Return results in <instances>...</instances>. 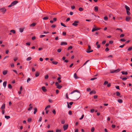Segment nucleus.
Instances as JSON below:
<instances>
[{
    "label": "nucleus",
    "mask_w": 132,
    "mask_h": 132,
    "mask_svg": "<svg viewBox=\"0 0 132 132\" xmlns=\"http://www.w3.org/2000/svg\"><path fill=\"white\" fill-rule=\"evenodd\" d=\"M42 89L44 92H45L47 91V89L45 88V87L44 86H43L42 87Z\"/></svg>",
    "instance_id": "4468645a"
},
{
    "label": "nucleus",
    "mask_w": 132,
    "mask_h": 132,
    "mask_svg": "<svg viewBox=\"0 0 132 132\" xmlns=\"http://www.w3.org/2000/svg\"><path fill=\"white\" fill-rule=\"evenodd\" d=\"M37 109L36 108H35L34 109V114H35L36 112H37Z\"/></svg>",
    "instance_id": "393cba45"
},
{
    "label": "nucleus",
    "mask_w": 132,
    "mask_h": 132,
    "mask_svg": "<svg viewBox=\"0 0 132 132\" xmlns=\"http://www.w3.org/2000/svg\"><path fill=\"white\" fill-rule=\"evenodd\" d=\"M120 70L119 69H118L117 70H111L110 72L111 73H116L119 72Z\"/></svg>",
    "instance_id": "20e7f679"
},
{
    "label": "nucleus",
    "mask_w": 132,
    "mask_h": 132,
    "mask_svg": "<svg viewBox=\"0 0 132 132\" xmlns=\"http://www.w3.org/2000/svg\"><path fill=\"white\" fill-rule=\"evenodd\" d=\"M77 92L78 93V94L76 96H75V97L77 98V100H78L80 96V93L79 91L78 90L76 89L74 90L71 92V94H72L75 92Z\"/></svg>",
    "instance_id": "f257e3e1"
},
{
    "label": "nucleus",
    "mask_w": 132,
    "mask_h": 132,
    "mask_svg": "<svg viewBox=\"0 0 132 132\" xmlns=\"http://www.w3.org/2000/svg\"><path fill=\"white\" fill-rule=\"evenodd\" d=\"M132 49V46L130 47L128 49V51H130Z\"/></svg>",
    "instance_id": "7c9ffc66"
},
{
    "label": "nucleus",
    "mask_w": 132,
    "mask_h": 132,
    "mask_svg": "<svg viewBox=\"0 0 132 132\" xmlns=\"http://www.w3.org/2000/svg\"><path fill=\"white\" fill-rule=\"evenodd\" d=\"M108 19V18L107 16H105L104 17V19L105 20H107Z\"/></svg>",
    "instance_id": "864d4df0"
},
{
    "label": "nucleus",
    "mask_w": 132,
    "mask_h": 132,
    "mask_svg": "<svg viewBox=\"0 0 132 132\" xmlns=\"http://www.w3.org/2000/svg\"><path fill=\"white\" fill-rule=\"evenodd\" d=\"M96 92L95 90H93L90 92L89 93L90 94H95L96 93Z\"/></svg>",
    "instance_id": "ddd939ff"
},
{
    "label": "nucleus",
    "mask_w": 132,
    "mask_h": 132,
    "mask_svg": "<svg viewBox=\"0 0 132 132\" xmlns=\"http://www.w3.org/2000/svg\"><path fill=\"white\" fill-rule=\"evenodd\" d=\"M69 114L70 115H71L72 114V111L70 110L69 111Z\"/></svg>",
    "instance_id": "8fccbe9b"
},
{
    "label": "nucleus",
    "mask_w": 132,
    "mask_h": 132,
    "mask_svg": "<svg viewBox=\"0 0 132 132\" xmlns=\"http://www.w3.org/2000/svg\"><path fill=\"white\" fill-rule=\"evenodd\" d=\"M127 79V78L126 77H124V78H122V79L123 80H126Z\"/></svg>",
    "instance_id": "c03bdc74"
},
{
    "label": "nucleus",
    "mask_w": 132,
    "mask_h": 132,
    "mask_svg": "<svg viewBox=\"0 0 132 132\" xmlns=\"http://www.w3.org/2000/svg\"><path fill=\"white\" fill-rule=\"evenodd\" d=\"M0 11L4 14L6 11V9L5 8H2L0 9Z\"/></svg>",
    "instance_id": "423d86ee"
},
{
    "label": "nucleus",
    "mask_w": 132,
    "mask_h": 132,
    "mask_svg": "<svg viewBox=\"0 0 132 132\" xmlns=\"http://www.w3.org/2000/svg\"><path fill=\"white\" fill-rule=\"evenodd\" d=\"M61 130L59 129H57L56 130V132H61Z\"/></svg>",
    "instance_id": "774afa93"
},
{
    "label": "nucleus",
    "mask_w": 132,
    "mask_h": 132,
    "mask_svg": "<svg viewBox=\"0 0 132 132\" xmlns=\"http://www.w3.org/2000/svg\"><path fill=\"white\" fill-rule=\"evenodd\" d=\"M32 106H30V107L28 108V110L29 111H30L32 109Z\"/></svg>",
    "instance_id": "72a5a7b5"
},
{
    "label": "nucleus",
    "mask_w": 132,
    "mask_h": 132,
    "mask_svg": "<svg viewBox=\"0 0 132 132\" xmlns=\"http://www.w3.org/2000/svg\"><path fill=\"white\" fill-rule=\"evenodd\" d=\"M18 3V1H15L13 2L11 4L8 6L9 7H11L12 6L15 5Z\"/></svg>",
    "instance_id": "f03ea898"
},
{
    "label": "nucleus",
    "mask_w": 132,
    "mask_h": 132,
    "mask_svg": "<svg viewBox=\"0 0 132 132\" xmlns=\"http://www.w3.org/2000/svg\"><path fill=\"white\" fill-rule=\"evenodd\" d=\"M120 40L122 42H125L126 41V40L123 39H121Z\"/></svg>",
    "instance_id": "5fc2aeb1"
},
{
    "label": "nucleus",
    "mask_w": 132,
    "mask_h": 132,
    "mask_svg": "<svg viewBox=\"0 0 132 132\" xmlns=\"http://www.w3.org/2000/svg\"><path fill=\"white\" fill-rule=\"evenodd\" d=\"M125 45L124 44V45H120L119 46V47H120L122 48H123L124 46Z\"/></svg>",
    "instance_id": "bf43d9fd"
},
{
    "label": "nucleus",
    "mask_w": 132,
    "mask_h": 132,
    "mask_svg": "<svg viewBox=\"0 0 132 132\" xmlns=\"http://www.w3.org/2000/svg\"><path fill=\"white\" fill-rule=\"evenodd\" d=\"M124 36V34H121L120 36V37H123Z\"/></svg>",
    "instance_id": "3c124183"
},
{
    "label": "nucleus",
    "mask_w": 132,
    "mask_h": 132,
    "mask_svg": "<svg viewBox=\"0 0 132 132\" xmlns=\"http://www.w3.org/2000/svg\"><path fill=\"white\" fill-rule=\"evenodd\" d=\"M48 75H47L45 76V79H47L48 78Z\"/></svg>",
    "instance_id": "680f3d73"
},
{
    "label": "nucleus",
    "mask_w": 132,
    "mask_h": 132,
    "mask_svg": "<svg viewBox=\"0 0 132 132\" xmlns=\"http://www.w3.org/2000/svg\"><path fill=\"white\" fill-rule=\"evenodd\" d=\"M39 75V73L38 72H36L35 74V76L36 77H38Z\"/></svg>",
    "instance_id": "a878e982"
},
{
    "label": "nucleus",
    "mask_w": 132,
    "mask_h": 132,
    "mask_svg": "<svg viewBox=\"0 0 132 132\" xmlns=\"http://www.w3.org/2000/svg\"><path fill=\"white\" fill-rule=\"evenodd\" d=\"M121 73L123 75H127L128 74V73L127 72H124V71H122L121 72Z\"/></svg>",
    "instance_id": "412c9836"
},
{
    "label": "nucleus",
    "mask_w": 132,
    "mask_h": 132,
    "mask_svg": "<svg viewBox=\"0 0 132 132\" xmlns=\"http://www.w3.org/2000/svg\"><path fill=\"white\" fill-rule=\"evenodd\" d=\"M7 82L6 81H5L3 83V86L4 87H5L6 85Z\"/></svg>",
    "instance_id": "a211bd4d"
},
{
    "label": "nucleus",
    "mask_w": 132,
    "mask_h": 132,
    "mask_svg": "<svg viewBox=\"0 0 132 132\" xmlns=\"http://www.w3.org/2000/svg\"><path fill=\"white\" fill-rule=\"evenodd\" d=\"M31 59V57H29L26 59V60L27 61H29Z\"/></svg>",
    "instance_id": "bb28decb"
},
{
    "label": "nucleus",
    "mask_w": 132,
    "mask_h": 132,
    "mask_svg": "<svg viewBox=\"0 0 132 132\" xmlns=\"http://www.w3.org/2000/svg\"><path fill=\"white\" fill-rule=\"evenodd\" d=\"M61 25L62 26H63V27H66L67 26L64 24L63 23H61Z\"/></svg>",
    "instance_id": "4c0bfd02"
},
{
    "label": "nucleus",
    "mask_w": 132,
    "mask_h": 132,
    "mask_svg": "<svg viewBox=\"0 0 132 132\" xmlns=\"http://www.w3.org/2000/svg\"><path fill=\"white\" fill-rule=\"evenodd\" d=\"M96 30H97V29H96V28H93V29L92 30V32H93L94 31H96Z\"/></svg>",
    "instance_id": "e433bc0d"
},
{
    "label": "nucleus",
    "mask_w": 132,
    "mask_h": 132,
    "mask_svg": "<svg viewBox=\"0 0 132 132\" xmlns=\"http://www.w3.org/2000/svg\"><path fill=\"white\" fill-rule=\"evenodd\" d=\"M88 47L87 50L86 51V52L87 53H90V52H93V50H91L90 51H89L90 50L91 48L90 46L89 45H88Z\"/></svg>",
    "instance_id": "7ed1b4c3"
},
{
    "label": "nucleus",
    "mask_w": 132,
    "mask_h": 132,
    "mask_svg": "<svg viewBox=\"0 0 132 132\" xmlns=\"http://www.w3.org/2000/svg\"><path fill=\"white\" fill-rule=\"evenodd\" d=\"M72 48V46H70L68 48V50H69L71 49Z\"/></svg>",
    "instance_id": "58836bf2"
},
{
    "label": "nucleus",
    "mask_w": 132,
    "mask_h": 132,
    "mask_svg": "<svg viewBox=\"0 0 132 132\" xmlns=\"http://www.w3.org/2000/svg\"><path fill=\"white\" fill-rule=\"evenodd\" d=\"M52 63L56 65L58 64V62L56 61H53L52 62Z\"/></svg>",
    "instance_id": "4be33fe9"
},
{
    "label": "nucleus",
    "mask_w": 132,
    "mask_h": 132,
    "mask_svg": "<svg viewBox=\"0 0 132 132\" xmlns=\"http://www.w3.org/2000/svg\"><path fill=\"white\" fill-rule=\"evenodd\" d=\"M7 70H4L3 72V74L4 75H6L7 73Z\"/></svg>",
    "instance_id": "6ab92c4d"
},
{
    "label": "nucleus",
    "mask_w": 132,
    "mask_h": 132,
    "mask_svg": "<svg viewBox=\"0 0 132 132\" xmlns=\"http://www.w3.org/2000/svg\"><path fill=\"white\" fill-rule=\"evenodd\" d=\"M79 23L78 21H75L72 24V25L75 26H76L78 25V23Z\"/></svg>",
    "instance_id": "0eeeda50"
},
{
    "label": "nucleus",
    "mask_w": 132,
    "mask_h": 132,
    "mask_svg": "<svg viewBox=\"0 0 132 132\" xmlns=\"http://www.w3.org/2000/svg\"><path fill=\"white\" fill-rule=\"evenodd\" d=\"M5 108V104H3L1 106V109L2 110H4Z\"/></svg>",
    "instance_id": "9b49d317"
},
{
    "label": "nucleus",
    "mask_w": 132,
    "mask_h": 132,
    "mask_svg": "<svg viewBox=\"0 0 132 132\" xmlns=\"http://www.w3.org/2000/svg\"><path fill=\"white\" fill-rule=\"evenodd\" d=\"M109 48H108V47H107L105 50V51H106V52H107V51H109Z\"/></svg>",
    "instance_id": "052dcab7"
},
{
    "label": "nucleus",
    "mask_w": 132,
    "mask_h": 132,
    "mask_svg": "<svg viewBox=\"0 0 132 132\" xmlns=\"http://www.w3.org/2000/svg\"><path fill=\"white\" fill-rule=\"evenodd\" d=\"M36 25V24L35 23H33L31 24H30V26L31 27H33L35 26Z\"/></svg>",
    "instance_id": "aec40b11"
},
{
    "label": "nucleus",
    "mask_w": 132,
    "mask_h": 132,
    "mask_svg": "<svg viewBox=\"0 0 132 132\" xmlns=\"http://www.w3.org/2000/svg\"><path fill=\"white\" fill-rule=\"evenodd\" d=\"M42 117H40L39 118V120L38 121H39V122L41 121L42 120Z\"/></svg>",
    "instance_id": "0e129e2a"
},
{
    "label": "nucleus",
    "mask_w": 132,
    "mask_h": 132,
    "mask_svg": "<svg viewBox=\"0 0 132 132\" xmlns=\"http://www.w3.org/2000/svg\"><path fill=\"white\" fill-rule=\"evenodd\" d=\"M84 117V114H82L81 117L79 118V119L80 120H82V119L83 118V117Z\"/></svg>",
    "instance_id": "2f4dec72"
},
{
    "label": "nucleus",
    "mask_w": 132,
    "mask_h": 132,
    "mask_svg": "<svg viewBox=\"0 0 132 132\" xmlns=\"http://www.w3.org/2000/svg\"><path fill=\"white\" fill-rule=\"evenodd\" d=\"M31 79L30 78H28L27 80V82L28 83L29 81H30Z\"/></svg>",
    "instance_id": "79ce46f5"
},
{
    "label": "nucleus",
    "mask_w": 132,
    "mask_h": 132,
    "mask_svg": "<svg viewBox=\"0 0 132 132\" xmlns=\"http://www.w3.org/2000/svg\"><path fill=\"white\" fill-rule=\"evenodd\" d=\"M60 44L61 45H67V43L65 42H61Z\"/></svg>",
    "instance_id": "9d476101"
},
{
    "label": "nucleus",
    "mask_w": 132,
    "mask_h": 132,
    "mask_svg": "<svg viewBox=\"0 0 132 132\" xmlns=\"http://www.w3.org/2000/svg\"><path fill=\"white\" fill-rule=\"evenodd\" d=\"M11 32L13 33V34H15V31L14 30H12L10 31Z\"/></svg>",
    "instance_id": "cd10ccee"
},
{
    "label": "nucleus",
    "mask_w": 132,
    "mask_h": 132,
    "mask_svg": "<svg viewBox=\"0 0 132 132\" xmlns=\"http://www.w3.org/2000/svg\"><path fill=\"white\" fill-rule=\"evenodd\" d=\"M94 10L96 12H97L98 11V7L97 6H95L94 7Z\"/></svg>",
    "instance_id": "f8f14e48"
},
{
    "label": "nucleus",
    "mask_w": 132,
    "mask_h": 132,
    "mask_svg": "<svg viewBox=\"0 0 132 132\" xmlns=\"http://www.w3.org/2000/svg\"><path fill=\"white\" fill-rule=\"evenodd\" d=\"M107 84V86L108 87H109L111 86V84L110 83L108 84Z\"/></svg>",
    "instance_id": "338daca9"
},
{
    "label": "nucleus",
    "mask_w": 132,
    "mask_h": 132,
    "mask_svg": "<svg viewBox=\"0 0 132 132\" xmlns=\"http://www.w3.org/2000/svg\"><path fill=\"white\" fill-rule=\"evenodd\" d=\"M125 7L127 11H129L130 10V9L129 7L127 5H125Z\"/></svg>",
    "instance_id": "1a4fd4ad"
},
{
    "label": "nucleus",
    "mask_w": 132,
    "mask_h": 132,
    "mask_svg": "<svg viewBox=\"0 0 132 132\" xmlns=\"http://www.w3.org/2000/svg\"><path fill=\"white\" fill-rule=\"evenodd\" d=\"M89 61V60H88L86 61L84 63V64H83V66L84 65H85Z\"/></svg>",
    "instance_id": "49530a36"
},
{
    "label": "nucleus",
    "mask_w": 132,
    "mask_h": 132,
    "mask_svg": "<svg viewBox=\"0 0 132 132\" xmlns=\"http://www.w3.org/2000/svg\"><path fill=\"white\" fill-rule=\"evenodd\" d=\"M87 91H88V92H89L91 90V89H90V88H87Z\"/></svg>",
    "instance_id": "de8ad7c7"
},
{
    "label": "nucleus",
    "mask_w": 132,
    "mask_h": 132,
    "mask_svg": "<svg viewBox=\"0 0 132 132\" xmlns=\"http://www.w3.org/2000/svg\"><path fill=\"white\" fill-rule=\"evenodd\" d=\"M8 88H11L12 87V86L10 84H9L8 85Z\"/></svg>",
    "instance_id": "ea45409f"
},
{
    "label": "nucleus",
    "mask_w": 132,
    "mask_h": 132,
    "mask_svg": "<svg viewBox=\"0 0 132 132\" xmlns=\"http://www.w3.org/2000/svg\"><path fill=\"white\" fill-rule=\"evenodd\" d=\"M108 82L107 81H105L104 84V85H106L108 84Z\"/></svg>",
    "instance_id": "c85d7f7f"
},
{
    "label": "nucleus",
    "mask_w": 132,
    "mask_h": 132,
    "mask_svg": "<svg viewBox=\"0 0 132 132\" xmlns=\"http://www.w3.org/2000/svg\"><path fill=\"white\" fill-rule=\"evenodd\" d=\"M51 106L50 105H48V106H47L45 109V110H46V109L48 108H49Z\"/></svg>",
    "instance_id": "f704fd0d"
},
{
    "label": "nucleus",
    "mask_w": 132,
    "mask_h": 132,
    "mask_svg": "<svg viewBox=\"0 0 132 132\" xmlns=\"http://www.w3.org/2000/svg\"><path fill=\"white\" fill-rule=\"evenodd\" d=\"M76 79H77L78 78V77L77 76V74L76 73H75L73 76Z\"/></svg>",
    "instance_id": "f3484780"
},
{
    "label": "nucleus",
    "mask_w": 132,
    "mask_h": 132,
    "mask_svg": "<svg viewBox=\"0 0 132 132\" xmlns=\"http://www.w3.org/2000/svg\"><path fill=\"white\" fill-rule=\"evenodd\" d=\"M11 67L13 68L14 67V64H12L11 65Z\"/></svg>",
    "instance_id": "69168bd1"
},
{
    "label": "nucleus",
    "mask_w": 132,
    "mask_h": 132,
    "mask_svg": "<svg viewBox=\"0 0 132 132\" xmlns=\"http://www.w3.org/2000/svg\"><path fill=\"white\" fill-rule=\"evenodd\" d=\"M5 117L7 119H8L10 118V116H5Z\"/></svg>",
    "instance_id": "b1692460"
},
{
    "label": "nucleus",
    "mask_w": 132,
    "mask_h": 132,
    "mask_svg": "<svg viewBox=\"0 0 132 132\" xmlns=\"http://www.w3.org/2000/svg\"><path fill=\"white\" fill-rule=\"evenodd\" d=\"M55 85L57 86V88L59 89H60L61 88L62 86L60 85L57 82H55Z\"/></svg>",
    "instance_id": "39448f33"
},
{
    "label": "nucleus",
    "mask_w": 132,
    "mask_h": 132,
    "mask_svg": "<svg viewBox=\"0 0 132 132\" xmlns=\"http://www.w3.org/2000/svg\"><path fill=\"white\" fill-rule=\"evenodd\" d=\"M79 11H82L83 10V9L82 8H80L79 9Z\"/></svg>",
    "instance_id": "603ef678"
},
{
    "label": "nucleus",
    "mask_w": 132,
    "mask_h": 132,
    "mask_svg": "<svg viewBox=\"0 0 132 132\" xmlns=\"http://www.w3.org/2000/svg\"><path fill=\"white\" fill-rule=\"evenodd\" d=\"M130 19L131 18L129 16H127L126 17V20L127 21H129Z\"/></svg>",
    "instance_id": "2eb2a0df"
},
{
    "label": "nucleus",
    "mask_w": 132,
    "mask_h": 132,
    "mask_svg": "<svg viewBox=\"0 0 132 132\" xmlns=\"http://www.w3.org/2000/svg\"><path fill=\"white\" fill-rule=\"evenodd\" d=\"M45 36V35H42L40 36V38H42L44 37Z\"/></svg>",
    "instance_id": "13d9d810"
},
{
    "label": "nucleus",
    "mask_w": 132,
    "mask_h": 132,
    "mask_svg": "<svg viewBox=\"0 0 132 132\" xmlns=\"http://www.w3.org/2000/svg\"><path fill=\"white\" fill-rule=\"evenodd\" d=\"M127 15H130V12L129 11H127Z\"/></svg>",
    "instance_id": "a19ab883"
},
{
    "label": "nucleus",
    "mask_w": 132,
    "mask_h": 132,
    "mask_svg": "<svg viewBox=\"0 0 132 132\" xmlns=\"http://www.w3.org/2000/svg\"><path fill=\"white\" fill-rule=\"evenodd\" d=\"M31 118H29L28 119V121L29 122H30L31 121Z\"/></svg>",
    "instance_id": "4d7b16f0"
},
{
    "label": "nucleus",
    "mask_w": 132,
    "mask_h": 132,
    "mask_svg": "<svg viewBox=\"0 0 132 132\" xmlns=\"http://www.w3.org/2000/svg\"><path fill=\"white\" fill-rule=\"evenodd\" d=\"M116 30H119L121 32L122 31V30L121 28H117L116 29Z\"/></svg>",
    "instance_id": "c9c22d12"
},
{
    "label": "nucleus",
    "mask_w": 132,
    "mask_h": 132,
    "mask_svg": "<svg viewBox=\"0 0 132 132\" xmlns=\"http://www.w3.org/2000/svg\"><path fill=\"white\" fill-rule=\"evenodd\" d=\"M23 29L22 28H20V31L21 32H22L23 31Z\"/></svg>",
    "instance_id": "473e14b6"
},
{
    "label": "nucleus",
    "mask_w": 132,
    "mask_h": 132,
    "mask_svg": "<svg viewBox=\"0 0 132 132\" xmlns=\"http://www.w3.org/2000/svg\"><path fill=\"white\" fill-rule=\"evenodd\" d=\"M97 78H93L91 79L90 80H93Z\"/></svg>",
    "instance_id": "37998d69"
},
{
    "label": "nucleus",
    "mask_w": 132,
    "mask_h": 132,
    "mask_svg": "<svg viewBox=\"0 0 132 132\" xmlns=\"http://www.w3.org/2000/svg\"><path fill=\"white\" fill-rule=\"evenodd\" d=\"M64 123H65V121L64 120H62L61 121V123L62 124H64Z\"/></svg>",
    "instance_id": "09e8293b"
},
{
    "label": "nucleus",
    "mask_w": 132,
    "mask_h": 132,
    "mask_svg": "<svg viewBox=\"0 0 132 132\" xmlns=\"http://www.w3.org/2000/svg\"><path fill=\"white\" fill-rule=\"evenodd\" d=\"M95 129L94 127L92 128L91 131L92 132H93L94 130Z\"/></svg>",
    "instance_id": "6e6d98bb"
},
{
    "label": "nucleus",
    "mask_w": 132,
    "mask_h": 132,
    "mask_svg": "<svg viewBox=\"0 0 132 132\" xmlns=\"http://www.w3.org/2000/svg\"><path fill=\"white\" fill-rule=\"evenodd\" d=\"M48 19V17H45L43 18V19L44 20H46Z\"/></svg>",
    "instance_id": "c756f323"
},
{
    "label": "nucleus",
    "mask_w": 132,
    "mask_h": 132,
    "mask_svg": "<svg viewBox=\"0 0 132 132\" xmlns=\"http://www.w3.org/2000/svg\"><path fill=\"white\" fill-rule=\"evenodd\" d=\"M118 102L119 103H122V101L121 99H118Z\"/></svg>",
    "instance_id": "5701e85b"
},
{
    "label": "nucleus",
    "mask_w": 132,
    "mask_h": 132,
    "mask_svg": "<svg viewBox=\"0 0 132 132\" xmlns=\"http://www.w3.org/2000/svg\"><path fill=\"white\" fill-rule=\"evenodd\" d=\"M116 95L117 96H119L120 97H121V96H120V93L118 92H117L116 93Z\"/></svg>",
    "instance_id": "dca6fc26"
},
{
    "label": "nucleus",
    "mask_w": 132,
    "mask_h": 132,
    "mask_svg": "<svg viewBox=\"0 0 132 132\" xmlns=\"http://www.w3.org/2000/svg\"><path fill=\"white\" fill-rule=\"evenodd\" d=\"M61 49H59L57 50V52L59 53H60L61 52Z\"/></svg>",
    "instance_id": "a18cd8bd"
},
{
    "label": "nucleus",
    "mask_w": 132,
    "mask_h": 132,
    "mask_svg": "<svg viewBox=\"0 0 132 132\" xmlns=\"http://www.w3.org/2000/svg\"><path fill=\"white\" fill-rule=\"evenodd\" d=\"M53 113L54 114H56V111L55 110H53Z\"/></svg>",
    "instance_id": "e2e57ef3"
},
{
    "label": "nucleus",
    "mask_w": 132,
    "mask_h": 132,
    "mask_svg": "<svg viewBox=\"0 0 132 132\" xmlns=\"http://www.w3.org/2000/svg\"><path fill=\"white\" fill-rule=\"evenodd\" d=\"M68 126L67 125H65L63 126L64 130H65L68 128Z\"/></svg>",
    "instance_id": "6e6552de"
}]
</instances>
